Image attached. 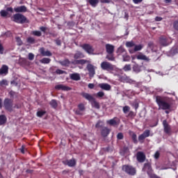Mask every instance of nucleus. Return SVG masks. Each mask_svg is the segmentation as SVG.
I'll return each mask as SVG.
<instances>
[{
	"mask_svg": "<svg viewBox=\"0 0 178 178\" xmlns=\"http://www.w3.org/2000/svg\"><path fill=\"white\" fill-rule=\"evenodd\" d=\"M156 102L159 106V109L166 111V109H170V104L167 102L162 97L157 96L156 97Z\"/></svg>",
	"mask_w": 178,
	"mask_h": 178,
	"instance_id": "nucleus-1",
	"label": "nucleus"
},
{
	"mask_svg": "<svg viewBox=\"0 0 178 178\" xmlns=\"http://www.w3.org/2000/svg\"><path fill=\"white\" fill-rule=\"evenodd\" d=\"M13 21L15 23L23 24V23H28L27 18L22 14H15L13 17Z\"/></svg>",
	"mask_w": 178,
	"mask_h": 178,
	"instance_id": "nucleus-2",
	"label": "nucleus"
},
{
	"mask_svg": "<svg viewBox=\"0 0 178 178\" xmlns=\"http://www.w3.org/2000/svg\"><path fill=\"white\" fill-rule=\"evenodd\" d=\"M101 68L102 70L111 72V70H113V69H115V66L109 62L104 61L101 63Z\"/></svg>",
	"mask_w": 178,
	"mask_h": 178,
	"instance_id": "nucleus-3",
	"label": "nucleus"
},
{
	"mask_svg": "<svg viewBox=\"0 0 178 178\" xmlns=\"http://www.w3.org/2000/svg\"><path fill=\"white\" fill-rule=\"evenodd\" d=\"M4 107L9 112H12L13 111V101L10 99H5Z\"/></svg>",
	"mask_w": 178,
	"mask_h": 178,
	"instance_id": "nucleus-4",
	"label": "nucleus"
},
{
	"mask_svg": "<svg viewBox=\"0 0 178 178\" xmlns=\"http://www.w3.org/2000/svg\"><path fill=\"white\" fill-rule=\"evenodd\" d=\"M122 170L128 173V175H131L134 176L136 175V168H133L131 165H124L122 166Z\"/></svg>",
	"mask_w": 178,
	"mask_h": 178,
	"instance_id": "nucleus-5",
	"label": "nucleus"
},
{
	"mask_svg": "<svg viewBox=\"0 0 178 178\" xmlns=\"http://www.w3.org/2000/svg\"><path fill=\"white\" fill-rule=\"evenodd\" d=\"M81 47L86 51V52H87V54L94 55V48H92V46L89 44H83Z\"/></svg>",
	"mask_w": 178,
	"mask_h": 178,
	"instance_id": "nucleus-6",
	"label": "nucleus"
},
{
	"mask_svg": "<svg viewBox=\"0 0 178 178\" xmlns=\"http://www.w3.org/2000/svg\"><path fill=\"white\" fill-rule=\"evenodd\" d=\"M63 165H66L67 166H69L70 168H74V166H76V159H67V160H64L63 161Z\"/></svg>",
	"mask_w": 178,
	"mask_h": 178,
	"instance_id": "nucleus-7",
	"label": "nucleus"
},
{
	"mask_svg": "<svg viewBox=\"0 0 178 178\" xmlns=\"http://www.w3.org/2000/svg\"><path fill=\"white\" fill-rule=\"evenodd\" d=\"M87 69L89 72V76L90 77V79H92V77L95 76V69H97V67H95L91 64H88L87 65Z\"/></svg>",
	"mask_w": 178,
	"mask_h": 178,
	"instance_id": "nucleus-8",
	"label": "nucleus"
},
{
	"mask_svg": "<svg viewBox=\"0 0 178 178\" xmlns=\"http://www.w3.org/2000/svg\"><path fill=\"white\" fill-rule=\"evenodd\" d=\"M81 95L83 98H85V99H87V101H88L90 102V104H91L95 99V98H94V97H92V95H91L87 92H83V93H81Z\"/></svg>",
	"mask_w": 178,
	"mask_h": 178,
	"instance_id": "nucleus-9",
	"label": "nucleus"
},
{
	"mask_svg": "<svg viewBox=\"0 0 178 178\" xmlns=\"http://www.w3.org/2000/svg\"><path fill=\"white\" fill-rule=\"evenodd\" d=\"M15 12L17 13H23L27 12V7L26 6H21L14 8Z\"/></svg>",
	"mask_w": 178,
	"mask_h": 178,
	"instance_id": "nucleus-10",
	"label": "nucleus"
},
{
	"mask_svg": "<svg viewBox=\"0 0 178 178\" xmlns=\"http://www.w3.org/2000/svg\"><path fill=\"white\" fill-rule=\"evenodd\" d=\"M134 49H129V51L130 54H134V52H137V51H141L143 48H144V45L143 44H135Z\"/></svg>",
	"mask_w": 178,
	"mask_h": 178,
	"instance_id": "nucleus-11",
	"label": "nucleus"
},
{
	"mask_svg": "<svg viewBox=\"0 0 178 178\" xmlns=\"http://www.w3.org/2000/svg\"><path fill=\"white\" fill-rule=\"evenodd\" d=\"M9 72V67L6 65H3L2 67L0 68V74L1 76H6Z\"/></svg>",
	"mask_w": 178,
	"mask_h": 178,
	"instance_id": "nucleus-12",
	"label": "nucleus"
},
{
	"mask_svg": "<svg viewBox=\"0 0 178 178\" xmlns=\"http://www.w3.org/2000/svg\"><path fill=\"white\" fill-rule=\"evenodd\" d=\"M39 52H40L42 56H52V53L49 50L45 51L44 47L40 48Z\"/></svg>",
	"mask_w": 178,
	"mask_h": 178,
	"instance_id": "nucleus-13",
	"label": "nucleus"
},
{
	"mask_svg": "<svg viewBox=\"0 0 178 178\" xmlns=\"http://www.w3.org/2000/svg\"><path fill=\"white\" fill-rule=\"evenodd\" d=\"M160 44L163 47H168L170 44V42H169V40H168L165 37L161 36L160 38Z\"/></svg>",
	"mask_w": 178,
	"mask_h": 178,
	"instance_id": "nucleus-14",
	"label": "nucleus"
},
{
	"mask_svg": "<svg viewBox=\"0 0 178 178\" xmlns=\"http://www.w3.org/2000/svg\"><path fill=\"white\" fill-rule=\"evenodd\" d=\"M163 125L164 127V132L165 134H170V126L168 124L166 120L163 121Z\"/></svg>",
	"mask_w": 178,
	"mask_h": 178,
	"instance_id": "nucleus-15",
	"label": "nucleus"
},
{
	"mask_svg": "<svg viewBox=\"0 0 178 178\" xmlns=\"http://www.w3.org/2000/svg\"><path fill=\"white\" fill-rule=\"evenodd\" d=\"M136 59L138 60H146V62H149V58L147 57V56L143 53H139V54L136 56Z\"/></svg>",
	"mask_w": 178,
	"mask_h": 178,
	"instance_id": "nucleus-16",
	"label": "nucleus"
},
{
	"mask_svg": "<svg viewBox=\"0 0 178 178\" xmlns=\"http://www.w3.org/2000/svg\"><path fill=\"white\" fill-rule=\"evenodd\" d=\"M138 162H144L145 161V154L142 152H138L136 154Z\"/></svg>",
	"mask_w": 178,
	"mask_h": 178,
	"instance_id": "nucleus-17",
	"label": "nucleus"
},
{
	"mask_svg": "<svg viewBox=\"0 0 178 178\" xmlns=\"http://www.w3.org/2000/svg\"><path fill=\"white\" fill-rule=\"evenodd\" d=\"M106 51L107 54H113V52H115V46L111 44H106Z\"/></svg>",
	"mask_w": 178,
	"mask_h": 178,
	"instance_id": "nucleus-18",
	"label": "nucleus"
},
{
	"mask_svg": "<svg viewBox=\"0 0 178 178\" xmlns=\"http://www.w3.org/2000/svg\"><path fill=\"white\" fill-rule=\"evenodd\" d=\"M56 90H61L62 91H69L70 90V88L63 85V84H58L55 86Z\"/></svg>",
	"mask_w": 178,
	"mask_h": 178,
	"instance_id": "nucleus-19",
	"label": "nucleus"
},
{
	"mask_svg": "<svg viewBox=\"0 0 178 178\" xmlns=\"http://www.w3.org/2000/svg\"><path fill=\"white\" fill-rule=\"evenodd\" d=\"M99 87L105 91H110L111 88H112L111 85L108 83H99Z\"/></svg>",
	"mask_w": 178,
	"mask_h": 178,
	"instance_id": "nucleus-20",
	"label": "nucleus"
},
{
	"mask_svg": "<svg viewBox=\"0 0 178 178\" xmlns=\"http://www.w3.org/2000/svg\"><path fill=\"white\" fill-rule=\"evenodd\" d=\"M143 170L144 172H147V175H149L151 173V172H152V168H151V164L145 163Z\"/></svg>",
	"mask_w": 178,
	"mask_h": 178,
	"instance_id": "nucleus-21",
	"label": "nucleus"
},
{
	"mask_svg": "<svg viewBox=\"0 0 178 178\" xmlns=\"http://www.w3.org/2000/svg\"><path fill=\"white\" fill-rule=\"evenodd\" d=\"M92 108H95V109H99L101 108V105L99 102H98L95 99L90 103Z\"/></svg>",
	"mask_w": 178,
	"mask_h": 178,
	"instance_id": "nucleus-22",
	"label": "nucleus"
},
{
	"mask_svg": "<svg viewBox=\"0 0 178 178\" xmlns=\"http://www.w3.org/2000/svg\"><path fill=\"white\" fill-rule=\"evenodd\" d=\"M70 79L72 80H74L75 81H79L80 80V74L79 73H74L70 74Z\"/></svg>",
	"mask_w": 178,
	"mask_h": 178,
	"instance_id": "nucleus-23",
	"label": "nucleus"
},
{
	"mask_svg": "<svg viewBox=\"0 0 178 178\" xmlns=\"http://www.w3.org/2000/svg\"><path fill=\"white\" fill-rule=\"evenodd\" d=\"M72 65H86L87 63V60L84 59L81 60H75L72 62Z\"/></svg>",
	"mask_w": 178,
	"mask_h": 178,
	"instance_id": "nucleus-24",
	"label": "nucleus"
},
{
	"mask_svg": "<svg viewBox=\"0 0 178 178\" xmlns=\"http://www.w3.org/2000/svg\"><path fill=\"white\" fill-rule=\"evenodd\" d=\"M116 52L118 56L124 55L126 54V49H124L123 46H120V47L118 48Z\"/></svg>",
	"mask_w": 178,
	"mask_h": 178,
	"instance_id": "nucleus-25",
	"label": "nucleus"
},
{
	"mask_svg": "<svg viewBox=\"0 0 178 178\" xmlns=\"http://www.w3.org/2000/svg\"><path fill=\"white\" fill-rule=\"evenodd\" d=\"M148 48H149L152 52H156V51H158V48L152 42L148 43Z\"/></svg>",
	"mask_w": 178,
	"mask_h": 178,
	"instance_id": "nucleus-26",
	"label": "nucleus"
},
{
	"mask_svg": "<svg viewBox=\"0 0 178 178\" xmlns=\"http://www.w3.org/2000/svg\"><path fill=\"white\" fill-rule=\"evenodd\" d=\"M109 133H111V130L106 127L103 128L102 130V136L103 137H106Z\"/></svg>",
	"mask_w": 178,
	"mask_h": 178,
	"instance_id": "nucleus-27",
	"label": "nucleus"
},
{
	"mask_svg": "<svg viewBox=\"0 0 178 178\" xmlns=\"http://www.w3.org/2000/svg\"><path fill=\"white\" fill-rule=\"evenodd\" d=\"M7 120H8V118H6V116L5 115H0V126H2V124H5V123H6Z\"/></svg>",
	"mask_w": 178,
	"mask_h": 178,
	"instance_id": "nucleus-28",
	"label": "nucleus"
},
{
	"mask_svg": "<svg viewBox=\"0 0 178 178\" xmlns=\"http://www.w3.org/2000/svg\"><path fill=\"white\" fill-rule=\"evenodd\" d=\"M133 70L135 73H140V72H141V66L138 65V64H134L133 66Z\"/></svg>",
	"mask_w": 178,
	"mask_h": 178,
	"instance_id": "nucleus-29",
	"label": "nucleus"
},
{
	"mask_svg": "<svg viewBox=\"0 0 178 178\" xmlns=\"http://www.w3.org/2000/svg\"><path fill=\"white\" fill-rule=\"evenodd\" d=\"M74 59H81V58H84V54L81 51H76V54L74 55Z\"/></svg>",
	"mask_w": 178,
	"mask_h": 178,
	"instance_id": "nucleus-30",
	"label": "nucleus"
},
{
	"mask_svg": "<svg viewBox=\"0 0 178 178\" xmlns=\"http://www.w3.org/2000/svg\"><path fill=\"white\" fill-rule=\"evenodd\" d=\"M108 124H110L111 126H116L118 124V120L116 118H113L111 120H109L107 121Z\"/></svg>",
	"mask_w": 178,
	"mask_h": 178,
	"instance_id": "nucleus-31",
	"label": "nucleus"
},
{
	"mask_svg": "<svg viewBox=\"0 0 178 178\" xmlns=\"http://www.w3.org/2000/svg\"><path fill=\"white\" fill-rule=\"evenodd\" d=\"M88 2L90 3V5H91V6H93V8H95V6L98 5L99 0H88Z\"/></svg>",
	"mask_w": 178,
	"mask_h": 178,
	"instance_id": "nucleus-32",
	"label": "nucleus"
},
{
	"mask_svg": "<svg viewBox=\"0 0 178 178\" xmlns=\"http://www.w3.org/2000/svg\"><path fill=\"white\" fill-rule=\"evenodd\" d=\"M40 62L44 65H48V63H51V59L49 58H43L40 60Z\"/></svg>",
	"mask_w": 178,
	"mask_h": 178,
	"instance_id": "nucleus-33",
	"label": "nucleus"
},
{
	"mask_svg": "<svg viewBox=\"0 0 178 178\" xmlns=\"http://www.w3.org/2000/svg\"><path fill=\"white\" fill-rule=\"evenodd\" d=\"M58 63L62 66H69V65H70V61L69 60V59H65L63 61H59Z\"/></svg>",
	"mask_w": 178,
	"mask_h": 178,
	"instance_id": "nucleus-34",
	"label": "nucleus"
},
{
	"mask_svg": "<svg viewBox=\"0 0 178 178\" xmlns=\"http://www.w3.org/2000/svg\"><path fill=\"white\" fill-rule=\"evenodd\" d=\"M118 80L120 81H122V83H125L126 81H127V76L126 75H118Z\"/></svg>",
	"mask_w": 178,
	"mask_h": 178,
	"instance_id": "nucleus-35",
	"label": "nucleus"
},
{
	"mask_svg": "<svg viewBox=\"0 0 178 178\" xmlns=\"http://www.w3.org/2000/svg\"><path fill=\"white\" fill-rule=\"evenodd\" d=\"M122 58L124 62H129L130 60V56L127 55V53L122 55Z\"/></svg>",
	"mask_w": 178,
	"mask_h": 178,
	"instance_id": "nucleus-36",
	"label": "nucleus"
},
{
	"mask_svg": "<svg viewBox=\"0 0 178 178\" xmlns=\"http://www.w3.org/2000/svg\"><path fill=\"white\" fill-rule=\"evenodd\" d=\"M136 44H134V42L130 41V42H126V47L127 48H133Z\"/></svg>",
	"mask_w": 178,
	"mask_h": 178,
	"instance_id": "nucleus-37",
	"label": "nucleus"
},
{
	"mask_svg": "<svg viewBox=\"0 0 178 178\" xmlns=\"http://www.w3.org/2000/svg\"><path fill=\"white\" fill-rule=\"evenodd\" d=\"M31 34H33V35H35L36 37H41L42 35L41 31H32Z\"/></svg>",
	"mask_w": 178,
	"mask_h": 178,
	"instance_id": "nucleus-38",
	"label": "nucleus"
},
{
	"mask_svg": "<svg viewBox=\"0 0 178 178\" xmlns=\"http://www.w3.org/2000/svg\"><path fill=\"white\" fill-rule=\"evenodd\" d=\"M123 113L126 115L128 113V112H130V106H125L122 108Z\"/></svg>",
	"mask_w": 178,
	"mask_h": 178,
	"instance_id": "nucleus-39",
	"label": "nucleus"
},
{
	"mask_svg": "<svg viewBox=\"0 0 178 178\" xmlns=\"http://www.w3.org/2000/svg\"><path fill=\"white\" fill-rule=\"evenodd\" d=\"M8 11L5 10H1L0 11V15L1 16V17H6V16H8Z\"/></svg>",
	"mask_w": 178,
	"mask_h": 178,
	"instance_id": "nucleus-40",
	"label": "nucleus"
},
{
	"mask_svg": "<svg viewBox=\"0 0 178 178\" xmlns=\"http://www.w3.org/2000/svg\"><path fill=\"white\" fill-rule=\"evenodd\" d=\"M8 80L3 79L2 81H0V86L1 87H5V86H8Z\"/></svg>",
	"mask_w": 178,
	"mask_h": 178,
	"instance_id": "nucleus-41",
	"label": "nucleus"
},
{
	"mask_svg": "<svg viewBox=\"0 0 178 178\" xmlns=\"http://www.w3.org/2000/svg\"><path fill=\"white\" fill-rule=\"evenodd\" d=\"M50 105L52 108H56L58 106V103L56 102V100L53 99L50 102Z\"/></svg>",
	"mask_w": 178,
	"mask_h": 178,
	"instance_id": "nucleus-42",
	"label": "nucleus"
},
{
	"mask_svg": "<svg viewBox=\"0 0 178 178\" xmlns=\"http://www.w3.org/2000/svg\"><path fill=\"white\" fill-rule=\"evenodd\" d=\"M123 70H124V72H130V70H131V65H125L124 67H123Z\"/></svg>",
	"mask_w": 178,
	"mask_h": 178,
	"instance_id": "nucleus-43",
	"label": "nucleus"
},
{
	"mask_svg": "<svg viewBox=\"0 0 178 178\" xmlns=\"http://www.w3.org/2000/svg\"><path fill=\"white\" fill-rule=\"evenodd\" d=\"M78 109L81 111V112H84V111H86V106H84V104H80L78 105Z\"/></svg>",
	"mask_w": 178,
	"mask_h": 178,
	"instance_id": "nucleus-44",
	"label": "nucleus"
},
{
	"mask_svg": "<svg viewBox=\"0 0 178 178\" xmlns=\"http://www.w3.org/2000/svg\"><path fill=\"white\" fill-rule=\"evenodd\" d=\"M106 59L108 60H115V56H113V54H108L106 56Z\"/></svg>",
	"mask_w": 178,
	"mask_h": 178,
	"instance_id": "nucleus-45",
	"label": "nucleus"
},
{
	"mask_svg": "<svg viewBox=\"0 0 178 178\" xmlns=\"http://www.w3.org/2000/svg\"><path fill=\"white\" fill-rule=\"evenodd\" d=\"M105 95V92H102V91H99L96 94V97L97 98H102V97H104Z\"/></svg>",
	"mask_w": 178,
	"mask_h": 178,
	"instance_id": "nucleus-46",
	"label": "nucleus"
},
{
	"mask_svg": "<svg viewBox=\"0 0 178 178\" xmlns=\"http://www.w3.org/2000/svg\"><path fill=\"white\" fill-rule=\"evenodd\" d=\"M44 115H45V111H39L37 113V116H38V118H42Z\"/></svg>",
	"mask_w": 178,
	"mask_h": 178,
	"instance_id": "nucleus-47",
	"label": "nucleus"
},
{
	"mask_svg": "<svg viewBox=\"0 0 178 178\" xmlns=\"http://www.w3.org/2000/svg\"><path fill=\"white\" fill-rule=\"evenodd\" d=\"M16 41H17V45L19 46L23 45V41H22V39H20V38L16 37Z\"/></svg>",
	"mask_w": 178,
	"mask_h": 178,
	"instance_id": "nucleus-48",
	"label": "nucleus"
},
{
	"mask_svg": "<svg viewBox=\"0 0 178 178\" xmlns=\"http://www.w3.org/2000/svg\"><path fill=\"white\" fill-rule=\"evenodd\" d=\"M35 41V39L34 38L30 37L27 39V42H29V44H34V42Z\"/></svg>",
	"mask_w": 178,
	"mask_h": 178,
	"instance_id": "nucleus-49",
	"label": "nucleus"
},
{
	"mask_svg": "<svg viewBox=\"0 0 178 178\" xmlns=\"http://www.w3.org/2000/svg\"><path fill=\"white\" fill-rule=\"evenodd\" d=\"M149 130H145L142 134L147 138V137H149Z\"/></svg>",
	"mask_w": 178,
	"mask_h": 178,
	"instance_id": "nucleus-50",
	"label": "nucleus"
},
{
	"mask_svg": "<svg viewBox=\"0 0 178 178\" xmlns=\"http://www.w3.org/2000/svg\"><path fill=\"white\" fill-rule=\"evenodd\" d=\"M161 155V152L159 151H156L154 154V159H159V156Z\"/></svg>",
	"mask_w": 178,
	"mask_h": 178,
	"instance_id": "nucleus-51",
	"label": "nucleus"
},
{
	"mask_svg": "<svg viewBox=\"0 0 178 178\" xmlns=\"http://www.w3.org/2000/svg\"><path fill=\"white\" fill-rule=\"evenodd\" d=\"M123 134L122 133H118L117 135L118 140H123Z\"/></svg>",
	"mask_w": 178,
	"mask_h": 178,
	"instance_id": "nucleus-52",
	"label": "nucleus"
},
{
	"mask_svg": "<svg viewBox=\"0 0 178 178\" xmlns=\"http://www.w3.org/2000/svg\"><path fill=\"white\" fill-rule=\"evenodd\" d=\"M28 58L29 60H34V54L33 53H29L28 55Z\"/></svg>",
	"mask_w": 178,
	"mask_h": 178,
	"instance_id": "nucleus-53",
	"label": "nucleus"
},
{
	"mask_svg": "<svg viewBox=\"0 0 178 178\" xmlns=\"http://www.w3.org/2000/svg\"><path fill=\"white\" fill-rule=\"evenodd\" d=\"M134 116H136V115L134 114V112L129 111V113L127 117V118H134Z\"/></svg>",
	"mask_w": 178,
	"mask_h": 178,
	"instance_id": "nucleus-54",
	"label": "nucleus"
},
{
	"mask_svg": "<svg viewBox=\"0 0 178 178\" xmlns=\"http://www.w3.org/2000/svg\"><path fill=\"white\" fill-rule=\"evenodd\" d=\"M145 137L144 136V135L142 134L140 136H139L138 137V140L139 141H143V140H145Z\"/></svg>",
	"mask_w": 178,
	"mask_h": 178,
	"instance_id": "nucleus-55",
	"label": "nucleus"
},
{
	"mask_svg": "<svg viewBox=\"0 0 178 178\" xmlns=\"http://www.w3.org/2000/svg\"><path fill=\"white\" fill-rule=\"evenodd\" d=\"M111 0H100L102 3H111Z\"/></svg>",
	"mask_w": 178,
	"mask_h": 178,
	"instance_id": "nucleus-56",
	"label": "nucleus"
},
{
	"mask_svg": "<svg viewBox=\"0 0 178 178\" xmlns=\"http://www.w3.org/2000/svg\"><path fill=\"white\" fill-rule=\"evenodd\" d=\"M132 138H133L134 143H137V135H136V134H134L132 135Z\"/></svg>",
	"mask_w": 178,
	"mask_h": 178,
	"instance_id": "nucleus-57",
	"label": "nucleus"
},
{
	"mask_svg": "<svg viewBox=\"0 0 178 178\" xmlns=\"http://www.w3.org/2000/svg\"><path fill=\"white\" fill-rule=\"evenodd\" d=\"M174 29L178 31V21L174 22Z\"/></svg>",
	"mask_w": 178,
	"mask_h": 178,
	"instance_id": "nucleus-58",
	"label": "nucleus"
},
{
	"mask_svg": "<svg viewBox=\"0 0 178 178\" xmlns=\"http://www.w3.org/2000/svg\"><path fill=\"white\" fill-rule=\"evenodd\" d=\"M88 88H90V90H92V88H94V87H95V86L94 85V83H89L88 85Z\"/></svg>",
	"mask_w": 178,
	"mask_h": 178,
	"instance_id": "nucleus-59",
	"label": "nucleus"
},
{
	"mask_svg": "<svg viewBox=\"0 0 178 178\" xmlns=\"http://www.w3.org/2000/svg\"><path fill=\"white\" fill-rule=\"evenodd\" d=\"M56 73L58 74H63V73H65V71L62 70H56Z\"/></svg>",
	"mask_w": 178,
	"mask_h": 178,
	"instance_id": "nucleus-60",
	"label": "nucleus"
},
{
	"mask_svg": "<svg viewBox=\"0 0 178 178\" xmlns=\"http://www.w3.org/2000/svg\"><path fill=\"white\" fill-rule=\"evenodd\" d=\"M75 113L76 114V115H83V111H80V110H76V111H75Z\"/></svg>",
	"mask_w": 178,
	"mask_h": 178,
	"instance_id": "nucleus-61",
	"label": "nucleus"
},
{
	"mask_svg": "<svg viewBox=\"0 0 178 178\" xmlns=\"http://www.w3.org/2000/svg\"><path fill=\"white\" fill-rule=\"evenodd\" d=\"M40 30L41 31H43V33H45V31H46V30H47V28H45L44 26H41V27L40 28Z\"/></svg>",
	"mask_w": 178,
	"mask_h": 178,
	"instance_id": "nucleus-62",
	"label": "nucleus"
},
{
	"mask_svg": "<svg viewBox=\"0 0 178 178\" xmlns=\"http://www.w3.org/2000/svg\"><path fill=\"white\" fill-rule=\"evenodd\" d=\"M155 20H156V22H161V20H162V17H156Z\"/></svg>",
	"mask_w": 178,
	"mask_h": 178,
	"instance_id": "nucleus-63",
	"label": "nucleus"
},
{
	"mask_svg": "<svg viewBox=\"0 0 178 178\" xmlns=\"http://www.w3.org/2000/svg\"><path fill=\"white\" fill-rule=\"evenodd\" d=\"M56 44L57 45H60V44H62V42H60V40H56Z\"/></svg>",
	"mask_w": 178,
	"mask_h": 178,
	"instance_id": "nucleus-64",
	"label": "nucleus"
}]
</instances>
